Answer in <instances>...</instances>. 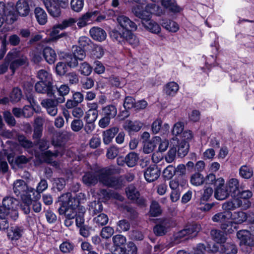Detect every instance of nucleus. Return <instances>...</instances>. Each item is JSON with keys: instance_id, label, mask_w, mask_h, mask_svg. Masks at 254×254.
I'll return each instance as SVG.
<instances>
[{"instance_id": "b1692460", "label": "nucleus", "mask_w": 254, "mask_h": 254, "mask_svg": "<svg viewBox=\"0 0 254 254\" xmlns=\"http://www.w3.org/2000/svg\"><path fill=\"white\" fill-rule=\"evenodd\" d=\"M169 227V223L166 221H164L156 225L153 228V231L156 236H162L167 233Z\"/></svg>"}, {"instance_id": "37998d69", "label": "nucleus", "mask_w": 254, "mask_h": 254, "mask_svg": "<svg viewBox=\"0 0 254 254\" xmlns=\"http://www.w3.org/2000/svg\"><path fill=\"white\" fill-rule=\"evenodd\" d=\"M191 184L195 186H201L205 182L204 178L200 173H195L190 177Z\"/></svg>"}, {"instance_id": "cd10ccee", "label": "nucleus", "mask_w": 254, "mask_h": 254, "mask_svg": "<svg viewBox=\"0 0 254 254\" xmlns=\"http://www.w3.org/2000/svg\"><path fill=\"white\" fill-rule=\"evenodd\" d=\"M43 56L49 64H53L56 60L57 55L55 51L49 47L45 48L43 52Z\"/></svg>"}, {"instance_id": "dca6fc26", "label": "nucleus", "mask_w": 254, "mask_h": 254, "mask_svg": "<svg viewBox=\"0 0 254 254\" xmlns=\"http://www.w3.org/2000/svg\"><path fill=\"white\" fill-rule=\"evenodd\" d=\"M231 194L229 192L228 189L225 186L224 183L217 185L215 188L214 197L219 200H223L227 198Z\"/></svg>"}, {"instance_id": "e2e57ef3", "label": "nucleus", "mask_w": 254, "mask_h": 254, "mask_svg": "<svg viewBox=\"0 0 254 254\" xmlns=\"http://www.w3.org/2000/svg\"><path fill=\"white\" fill-rule=\"evenodd\" d=\"M73 55L79 61H82L86 56L84 50L80 47H73Z\"/></svg>"}, {"instance_id": "09e8293b", "label": "nucleus", "mask_w": 254, "mask_h": 254, "mask_svg": "<svg viewBox=\"0 0 254 254\" xmlns=\"http://www.w3.org/2000/svg\"><path fill=\"white\" fill-rule=\"evenodd\" d=\"M220 228L226 234H232L237 229L234 222L231 220L220 226Z\"/></svg>"}, {"instance_id": "0eeeda50", "label": "nucleus", "mask_w": 254, "mask_h": 254, "mask_svg": "<svg viewBox=\"0 0 254 254\" xmlns=\"http://www.w3.org/2000/svg\"><path fill=\"white\" fill-rule=\"evenodd\" d=\"M49 13L54 17H58L61 14V6L54 0H42Z\"/></svg>"}, {"instance_id": "c85d7f7f", "label": "nucleus", "mask_w": 254, "mask_h": 254, "mask_svg": "<svg viewBox=\"0 0 254 254\" xmlns=\"http://www.w3.org/2000/svg\"><path fill=\"white\" fill-rule=\"evenodd\" d=\"M220 252L226 254H236L237 253V248L236 246L233 243H226L223 245H220Z\"/></svg>"}, {"instance_id": "423d86ee", "label": "nucleus", "mask_w": 254, "mask_h": 254, "mask_svg": "<svg viewBox=\"0 0 254 254\" xmlns=\"http://www.w3.org/2000/svg\"><path fill=\"white\" fill-rule=\"evenodd\" d=\"M250 206L251 203L249 201L242 200V199L236 198L224 202L222 204V208L224 211L231 212L232 210L239 207L245 210L249 208Z\"/></svg>"}, {"instance_id": "2eb2a0df", "label": "nucleus", "mask_w": 254, "mask_h": 254, "mask_svg": "<svg viewBox=\"0 0 254 254\" xmlns=\"http://www.w3.org/2000/svg\"><path fill=\"white\" fill-rule=\"evenodd\" d=\"M237 237L240 241V245L247 244L254 245V237L251 236V233L246 230H241L237 233Z\"/></svg>"}, {"instance_id": "4468645a", "label": "nucleus", "mask_w": 254, "mask_h": 254, "mask_svg": "<svg viewBox=\"0 0 254 254\" xmlns=\"http://www.w3.org/2000/svg\"><path fill=\"white\" fill-rule=\"evenodd\" d=\"M15 13L21 16L25 17L29 14L30 7L28 1L25 0H18L15 5Z\"/></svg>"}, {"instance_id": "7c9ffc66", "label": "nucleus", "mask_w": 254, "mask_h": 254, "mask_svg": "<svg viewBox=\"0 0 254 254\" xmlns=\"http://www.w3.org/2000/svg\"><path fill=\"white\" fill-rule=\"evenodd\" d=\"M34 13L37 21L40 25H44L47 22V14L43 8L36 7Z\"/></svg>"}, {"instance_id": "a878e982", "label": "nucleus", "mask_w": 254, "mask_h": 254, "mask_svg": "<svg viewBox=\"0 0 254 254\" xmlns=\"http://www.w3.org/2000/svg\"><path fill=\"white\" fill-rule=\"evenodd\" d=\"M226 187L228 189L229 192L231 195H235L238 194L240 192L239 190V182L237 179L232 178L230 179L226 184Z\"/></svg>"}, {"instance_id": "6e6d98bb", "label": "nucleus", "mask_w": 254, "mask_h": 254, "mask_svg": "<svg viewBox=\"0 0 254 254\" xmlns=\"http://www.w3.org/2000/svg\"><path fill=\"white\" fill-rule=\"evenodd\" d=\"M176 146H175V145H173V146L171 145L170 149L165 156V160L166 162L169 163L173 162L176 158Z\"/></svg>"}, {"instance_id": "72a5a7b5", "label": "nucleus", "mask_w": 254, "mask_h": 254, "mask_svg": "<svg viewBox=\"0 0 254 254\" xmlns=\"http://www.w3.org/2000/svg\"><path fill=\"white\" fill-rule=\"evenodd\" d=\"M138 159V155L134 152H131L126 156L125 161L128 167H133L136 165Z\"/></svg>"}, {"instance_id": "473e14b6", "label": "nucleus", "mask_w": 254, "mask_h": 254, "mask_svg": "<svg viewBox=\"0 0 254 254\" xmlns=\"http://www.w3.org/2000/svg\"><path fill=\"white\" fill-rule=\"evenodd\" d=\"M212 239L217 243H224L226 240V237L223 232L220 230L213 229L210 232Z\"/></svg>"}, {"instance_id": "39448f33", "label": "nucleus", "mask_w": 254, "mask_h": 254, "mask_svg": "<svg viewBox=\"0 0 254 254\" xmlns=\"http://www.w3.org/2000/svg\"><path fill=\"white\" fill-rule=\"evenodd\" d=\"M2 204L10 213V218L14 220L18 218V201L16 199L10 196L4 197L2 199Z\"/></svg>"}, {"instance_id": "c9c22d12", "label": "nucleus", "mask_w": 254, "mask_h": 254, "mask_svg": "<svg viewBox=\"0 0 254 254\" xmlns=\"http://www.w3.org/2000/svg\"><path fill=\"white\" fill-rule=\"evenodd\" d=\"M117 114L116 107L113 105H107L102 108L103 116H106L110 119L114 118Z\"/></svg>"}, {"instance_id": "f704fd0d", "label": "nucleus", "mask_w": 254, "mask_h": 254, "mask_svg": "<svg viewBox=\"0 0 254 254\" xmlns=\"http://www.w3.org/2000/svg\"><path fill=\"white\" fill-rule=\"evenodd\" d=\"M161 25L163 27L170 32H176L179 29L178 24L176 22L171 20L163 19Z\"/></svg>"}, {"instance_id": "69168bd1", "label": "nucleus", "mask_w": 254, "mask_h": 254, "mask_svg": "<svg viewBox=\"0 0 254 254\" xmlns=\"http://www.w3.org/2000/svg\"><path fill=\"white\" fill-rule=\"evenodd\" d=\"M124 209L127 213L128 216L130 220L136 219L138 216V213L135 209L131 206L126 205Z\"/></svg>"}, {"instance_id": "4d7b16f0", "label": "nucleus", "mask_w": 254, "mask_h": 254, "mask_svg": "<svg viewBox=\"0 0 254 254\" xmlns=\"http://www.w3.org/2000/svg\"><path fill=\"white\" fill-rule=\"evenodd\" d=\"M22 97L21 91L18 88H14L10 95V100L11 102L17 103Z\"/></svg>"}, {"instance_id": "a211bd4d", "label": "nucleus", "mask_w": 254, "mask_h": 254, "mask_svg": "<svg viewBox=\"0 0 254 254\" xmlns=\"http://www.w3.org/2000/svg\"><path fill=\"white\" fill-rule=\"evenodd\" d=\"M128 33V31H121L114 29L110 32V36L114 42H117L121 44L126 43V37Z\"/></svg>"}, {"instance_id": "20e7f679", "label": "nucleus", "mask_w": 254, "mask_h": 254, "mask_svg": "<svg viewBox=\"0 0 254 254\" xmlns=\"http://www.w3.org/2000/svg\"><path fill=\"white\" fill-rule=\"evenodd\" d=\"M17 19V15L15 13L13 4L8 3L6 5L0 1V27L4 22L10 24Z\"/></svg>"}, {"instance_id": "412c9836", "label": "nucleus", "mask_w": 254, "mask_h": 254, "mask_svg": "<svg viewBox=\"0 0 254 254\" xmlns=\"http://www.w3.org/2000/svg\"><path fill=\"white\" fill-rule=\"evenodd\" d=\"M27 189V185L23 180H17L13 183V192L17 196L24 195L25 194L26 190Z\"/></svg>"}, {"instance_id": "6e6552de", "label": "nucleus", "mask_w": 254, "mask_h": 254, "mask_svg": "<svg viewBox=\"0 0 254 254\" xmlns=\"http://www.w3.org/2000/svg\"><path fill=\"white\" fill-rule=\"evenodd\" d=\"M53 144L56 148L54 152L48 150L45 151L42 154L43 159L47 163H52L53 158H55L59 156H62L64 153V148L61 145L55 144L54 141H53Z\"/></svg>"}, {"instance_id": "393cba45", "label": "nucleus", "mask_w": 254, "mask_h": 254, "mask_svg": "<svg viewBox=\"0 0 254 254\" xmlns=\"http://www.w3.org/2000/svg\"><path fill=\"white\" fill-rule=\"evenodd\" d=\"M143 126V124L139 121L132 122L127 120L123 126L124 129L128 132L138 131Z\"/></svg>"}, {"instance_id": "2f4dec72", "label": "nucleus", "mask_w": 254, "mask_h": 254, "mask_svg": "<svg viewBox=\"0 0 254 254\" xmlns=\"http://www.w3.org/2000/svg\"><path fill=\"white\" fill-rule=\"evenodd\" d=\"M161 3L163 7L172 12H179L181 10L175 0H162Z\"/></svg>"}, {"instance_id": "5fc2aeb1", "label": "nucleus", "mask_w": 254, "mask_h": 254, "mask_svg": "<svg viewBox=\"0 0 254 254\" xmlns=\"http://www.w3.org/2000/svg\"><path fill=\"white\" fill-rule=\"evenodd\" d=\"M84 127V123L80 119H74L70 124V127L74 132L80 131Z\"/></svg>"}, {"instance_id": "4be33fe9", "label": "nucleus", "mask_w": 254, "mask_h": 254, "mask_svg": "<svg viewBox=\"0 0 254 254\" xmlns=\"http://www.w3.org/2000/svg\"><path fill=\"white\" fill-rule=\"evenodd\" d=\"M23 230L24 229L22 226H11L7 230V237L11 240H17L21 237Z\"/></svg>"}, {"instance_id": "1a4fd4ad", "label": "nucleus", "mask_w": 254, "mask_h": 254, "mask_svg": "<svg viewBox=\"0 0 254 254\" xmlns=\"http://www.w3.org/2000/svg\"><path fill=\"white\" fill-rule=\"evenodd\" d=\"M35 90L39 93L46 94L50 97H52L55 93L52 82L38 81L35 85Z\"/></svg>"}, {"instance_id": "6ab92c4d", "label": "nucleus", "mask_w": 254, "mask_h": 254, "mask_svg": "<svg viewBox=\"0 0 254 254\" xmlns=\"http://www.w3.org/2000/svg\"><path fill=\"white\" fill-rule=\"evenodd\" d=\"M53 99H45L42 101L41 104L43 107L47 109L59 104L63 103L65 101V98L63 97H57L54 94L52 96Z\"/></svg>"}, {"instance_id": "13d9d810", "label": "nucleus", "mask_w": 254, "mask_h": 254, "mask_svg": "<svg viewBox=\"0 0 254 254\" xmlns=\"http://www.w3.org/2000/svg\"><path fill=\"white\" fill-rule=\"evenodd\" d=\"M103 210V205L101 202L94 201L91 203L90 211L93 214L97 215Z\"/></svg>"}, {"instance_id": "f03ea898", "label": "nucleus", "mask_w": 254, "mask_h": 254, "mask_svg": "<svg viewBox=\"0 0 254 254\" xmlns=\"http://www.w3.org/2000/svg\"><path fill=\"white\" fill-rule=\"evenodd\" d=\"M114 173L111 168H104L99 171V181L104 185L115 189H119L124 186V180L122 176H112Z\"/></svg>"}, {"instance_id": "774afa93", "label": "nucleus", "mask_w": 254, "mask_h": 254, "mask_svg": "<svg viewBox=\"0 0 254 254\" xmlns=\"http://www.w3.org/2000/svg\"><path fill=\"white\" fill-rule=\"evenodd\" d=\"M18 140L21 146L25 149H29L33 147V143L32 141L27 139L25 136L20 135L18 137Z\"/></svg>"}, {"instance_id": "f3484780", "label": "nucleus", "mask_w": 254, "mask_h": 254, "mask_svg": "<svg viewBox=\"0 0 254 254\" xmlns=\"http://www.w3.org/2000/svg\"><path fill=\"white\" fill-rule=\"evenodd\" d=\"M161 138L159 136H154L151 140L143 141V151L146 154H149L153 151L155 148L160 142Z\"/></svg>"}, {"instance_id": "e433bc0d", "label": "nucleus", "mask_w": 254, "mask_h": 254, "mask_svg": "<svg viewBox=\"0 0 254 254\" xmlns=\"http://www.w3.org/2000/svg\"><path fill=\"white\" fill-rule=\"evenodd\" d=\"M36 77L39 81L52 82V75L45 69L39 70L37 73Z\"/></svg>"}, {"instance_id": "a19ab883", "label": "nucleus", "mask_w": 254, "mask_h": 254, "mask_svg": "<svg viewBox=\"0 0 254 254\" xmlns=\"http://www.w3.org/2000/svg\"><path fill=\"white\" fill-rule=\"evenodd\" d=\"M253 169L247 165H243L239 169V174L243 178L250 179L253 176Z\"/></svg>"}, {"instance_id": "9d476101", "label": "nucleus", "mask_w": 254, "mask_h": 254, "mask_svg": "<svg viewBox=\"0 0 254 254\" xmlns=\"http://www.w3.org/2000/svg\"><path fill=\"white\" fill-rule=\"evenodd\" d=\"M160 174V169L156 165L154 164L150 165L146 169L144 176L148 182H153L159 177Z\"/></svg>"}, {"instance_id": "a18cd8bd", "label": "nucleus", "mask_w": 254, "mask_h": 254, "mask_svg": "<svg viewBox=\"0 0 254 254\" xmlns=\"http://www.w3.org/2000/svg\"><path fill=\"white\" fill-rule=\"evenodd\" d=\"M149 213L150 215L153 217L158 216L161 214L162 209L157 201L155 200H152L151 201Z\"/></svg>"}, {"instance_id": "864d4df0", "label": "nucleus", "mask_w": 254, "mask_h": 254, "mask_svg": "<svg viewBox=\"0 0 254 254\" xmlns=\"http://www.w3.org/2000/svg\"><path fill=\"white\" fill-rule=\"evenodd\" d=\"M48 188V183L46 180L41 179L38 183L36 188V195L34 197L36 199L40 197V193L46 190Z\"/></svg>"}, {"instance_id": "c756f323", "label": "nucleus", "mask_w": 254, "mask_h": 254, "mask_svg": "<svg viewBox=\"0 0 254 254\" xmlns=\"http://www.w3.org/2000/svg\"><path fill=\"white\" fill-rule=\"evenodd\" d=\"M142 26L146 30L154 34H158L161 31L160 25L151 19L144 23Z\"/></svg>"}, {"instance_id": "3c124183", "label": "nucleus", "mask_w": 254, "mask_h": 254, "mask_svg": "<svg viewBox=\"0 0 254 254\" xmlns=\"http://www.w3.org/2000/svg\"><path fill=\"white\" fill-rule=\"evenodd\" d=\"M85 212V208L84 206L79 207L78 208V212L77 215L75 216L76 225L78 227H81L84 224V213Z\"/></svg>"}, {"instance_id": "ddd939ff", "label": "nucleus", "mask_w": 254, "mask_h": 254, "mask_svg": "<svg viewBox=\"0 0 254 254\" xmlns=\"http://www.w3.org/2000/svg\"><path fill=\"white\" fill-rule=\"evenodd\" d=\"M232 217V213L229 211H223L218 212L213 215L212 217V220L214 222L218 223L222 226L229 221Z\"/></svg>"}, {"instance_id": "680f3d73", "label": "nucleus", "mask_w": 254, "mask_h": 254, "mask_svg": "<svg viewBox=\"0 0 254 254\" xmlns=\"http://www.w3.org/2000/svg\"><path fill=\"white\" fill-rule=\"evenodd\" d=\"M114 233V229L110 226L103 227L100 232V236L103 239H108L111 238Z\"/></svg>"}, {"instance_id": "603ef678", "label": "nucleus", "mask_w": 254, "mask_h": 254, "mask_svg": "<svg viewBox=\"0 0 254 254\" xmlns=\"http://www.w3.org/2000/svg\"><path fill=\"white\" fill-rule=\"evenodd\" d=\"M112 240L114 247H124L127 242L126 238L120 234L113 236Z\"/></svg>"}, {"instance_id": "aec40b11", "label": "nucleus", "mask_w": 254, "mask_h": 254, "mask_svg": "<svg viewBox=\"0 0 254 254\" xmlns=\"http://www.w3.org/2000/svg\"><path fill=\"white\" fill-rule=\"evenodd\" d=\"M89 33L94 40L99 42L104 41L107 37L105 31L103 29L98 27L92 28L89 31Z\"/></svg>"}, {"instance_id": "4c0bfd02", "label": "nucleus", "mask_w": 254, "mask_h": 254, "mask_svg": "<svg viewBox=\"0 0 254 254\" xmlns=\"http://www.w3.org/2000/svg\"><path fill=\"white\" fill-rule=\"evenodd\" d=\"M66 193H69L70 194V197H69V201L73 202L74 206H77L78 207L82 206L80 205L81 203H83V202L85 200V194L83 193H79L76 195V197H72L71 194L70 192H67Z\"/></svg>"}, {"instance_id": "bf43d9fd", "label": "nucleus", "mask_w": 254, "mask_h": 254, "mask_svg": "<svg viewBox=\"0 0 254 254\" xmlns=\"http://www.w3.org/2000/svg\"><path fill=\"white\" fill-rule=\"evenodd\" d=\"M109 81L112 86L116 87L121 88L125 84L123 78L114 75H112L109 78Z\"/></svg>"}, {"instance_id": "f257e3e1", "label": "nucleus", "mask_w": 254, "mask_h": 254, "mask_svg": "<svg viewBox=\"0 0 254 254\" xmlns=\"http://www.w3.org/2000/svg\"><path fill=\"white\" fill-rule=\"evenodd\" d=\"M28 63L27 57L23 53L16 49L9 52L6 56L4 62L0 64V74L5 73L9 69L13 74L20 66Z\"/></svg>"}, {"instance_id": "de8ad7c7", "label": "nucleus", "mask_w": 254, "mask_h": 254, "mask_svg": "<svg viewBox=\"0 0 254 254\" xmlns=\"http://www.w3.org/2000/svg\"><path fill=\"white\" fill-rule=\"evenodd\" d=\"M109 221L108 216L104 213H100L93 219V222L98 226L106 225Z\"/></svg>"}, {"instance_id": "bb28decb", "label": "nucleus", "mask_w": 254, "mask_h": 254, "mask_svg": "<svg viewBox=\"0 0 254 254\" xmlns=\"http://www.w3.org/2000/svg\"><path fill=\"white\" fill-rule=\"evenodd\" d=\"M119 131V128L113 127L104 131L103 133V142L105 144H109Z\"/></svg>"}, {"instance_id": "f8f14e48", "label": "nucleus", "mask_w": 254, "mask_h": 254, "mask_svg": "<svg viewBox=\"0 0 254 254\" xmlns=\"http://www.w3.org/2000/svg\"><path fill=\"white\" fill-rule=\"evenodd\" d=\"M99 11L97 10L87 12L76 21L77 26L79 28L86 26L95 19Z\"/></svg>"}, {"instance_id": "8fccbe9b", "label": "nucleus", "mask_w": 254, "mask_h": 254, "mask_svg": "<svg viewBox=\"0 0 254 254\" xmlns=\"http://www.w3.org/2000/svg\"><path fill=\"white\" fill-rule=\"evenodd\" d=\"M185 228L187 232V235H191L190 237H193L196 236L199 231L200 226L196 224H193L186 226Z\"/></svg>"}, {"instance_id": "5701e85b", "label": "nucleus", "mask_w": 254, "mask_h": 254, "mask_svg": "<svg viewBox=\"0 0 254 254\" xmlns=\"http://www.w3.org/2000/svg\"><path fill=\"white\" fill-rule=\"evenodd\" d=\"M99 171L96 173L93 172L86 173L82 177L83 183L88 186L96 185L99 180Z\"/></svg>"}, {"instance_id": "c03bdc74", "label": "nucleus", "mask_w": 254, "mask_h": 254, "mask_svg": "<svg viewBox=\"0 0 254 254\" xmlns=\"http://www.w3.org/2000/svg\"><path fill=\"white\" fill-rule=\"evenodd\" d=\"M232 218L236 223L241 224L247 220L248 215L243 211H237L232 213Z\"/></svg>"}, {"instance_id": "ea45409f", "label": "nucleus", "mask_w": 254, "mask_h": 254, "mask_svg": "<svg viewBox=\"0 0 254 254\" xmlns=\"http://www.w3.org/2000/svg\"><path fill=\"white\" fill-rule=\"evenodd\" d=\"M126 192L127 198L131 200H134L135 198L140 196L139 192L132 185H129L126 189Z\"/></svg>"}, {"instance_id": "7ed1b4c3", "label": "nucleus", "mask_w": 254, "mask_h": 254, "mask_svg": "<svg viewBox=\"0 0 254 254\" xmlns=\"http://www.w3.org/2000/svg\"><path fill=\"white\" fill-rule=\"evenodd\" d=\"M70 194L64 193L59 197L61 206L58 209L60 215H64L65 218L74 219L78 212V207L74 206L73 202L69 201Z\"/></svg>"}, {"instance_id": "9b49d317", "label": "nucleus", "mask_w": 254, "mask_h": 254, "mask_svg": "<svg viewBox=\"0 0 254 254\" xmlns=\"http://www.w3.org/2000/svg\"><path fill=\"white\" fill-rule=\"evenodd\" d=\"M117 20L120 26L125 29V31L131 32L135 31L137 29V25L126 16H119L117 18Z\"/></svg>"}, {"instance_id": "0e129e2a", "label": "nucleus", "mask_w": 254, "mask_h": 254, "mask_svg": "<svg viewBox=\"0 0 254 254\" xmlns=\"http://www.w3.org/2000/svg\"><path fill=\"white\" fill-rule=\"evenodd\" d=\"M92 71V67L87 63L84 62L81 64L79 71L81 74L88 76L91 74Z\"/></svg>"}, {"instance_id": "79ce46f5", "label": "nucleus", "mask_w": 254, "mask_h": 254, "mask_svg": "<svg viewBox=\"0 0 254 254\" xmlns=\"http://www.w3.org/2000/svg\"><path fill=\"white\" fill-rule=\"evenodd\" d=\"M189 144L187 141L183 140L179 143L178 147V155L181 157H185L188 153Z\"/></svg>"}, {"instance_id": "49530a36", "label": "nucleus", "mask_w": 254, "mask_h": 254, "mask_svg": "<svg viewBox=\"0 0 254 254\" xmlns=\"http://www.w3.org/2000/svg\"><path fill=\"white\" fill-rule=\"evenodd\" d=\"M179 90L178 84L175 82L168 83L165 87V91L167 95L173 96L176 94Z\"/></svg>"}, {"instance_id": "58836bf2", "label": "nucleus", "mask_w": 254, "mask_h": 254, "mask_svg": "<svg viewBox=\"0 0 254 254\" xmlns=\"http://www.w3.org/2000/svg\"><path fill=\"white\" fill-rule=\"evenodd\" d=\"M206 184H213L215 187L217 185L223 184L225 183L224 180L222 178L216 179V176L213 174H209L204 178Z\"/></svg>"}, {"instance_id": "338daca9", "label": "nucleus", "mask_w": 254, "mask_h": 254, "mask_svg": "<svg viewBox=\"0 0 254 254\" xmlns=\"http://www.w3.org/2000/svg\"><path fill=\"white\" fill-rule=\"evenodd\" d=\"M126 42L128 43L133 47H136L138 45L139 40L131 31H128V33L127 34L126 37Z\"/></svg>"}, {"instance_id": "052dcab7", "label": "nucleus", "mask_w": 254, "mask_h": 254, "mask_svg": "<svg viewBox=\"0 0 254 254\" xmlns=\"http://www.w3.org/2000/svg\"><path fill=\"white\" fill-rule=\"evenodd\" d=\"M83 6L84 0H71L70 1L71 8L75 12H80Z\"/></svg>"}]
</instances>
